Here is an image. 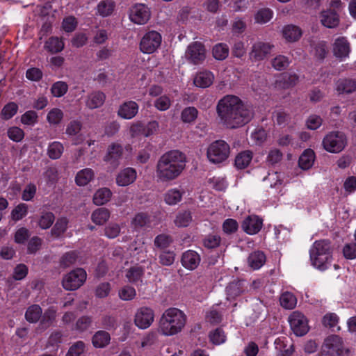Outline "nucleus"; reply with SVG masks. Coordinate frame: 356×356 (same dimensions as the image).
I'll return each mask as SVG.
<instances>
[{"instance_id":"f257e3e1","label":"nucleus","mask_w":356,"mask_h":356,"mask_svg":"<svg viewBox=\"0 0 356 356\" xmlns=\"http://www.w3.org/2000/svg\"><path fill=\"white\" fill-rule=\"evenodd\" d=\"M220 122L226 128L237 129L248 124L254 117V109L238 96L227 95L216 105Z\"/></svg>"},{"instance_id":"f03ea898","label":"nucleus","mask_w":356,"mask_h":356,"mask_svg":"<svg viewBox=\"0 0 356 356\" xmlns=\"http://www.w3.org/2000/svg\"><path fill=\"white\" fill-rule=\"evenodd\" d=\"M186 156L179 150H170L160 156L156 165L158 180L168 182L180 176L186 167Z\"/></svg>"},{"instance_id":"7ed1b4c3","label":"nucleus","mask_w":356,"mask_h":356,"mask_svg":"<svg viewBox=\"0 0 356 356\" xmlns=\"http://www.w3.org/2000/svg\"><path fill=\"white\" fill-rule=\"evenodd\" d=\"M187 316L183 311L170 307L164 311L160 321L159 330L165 336H172L180 332L186 323Z\"/></svg>"},{"instance_id":"20e7f679","label":"nucleus","mask_w":356,"mask_h":356,"mask_svg":"<svg viewBox=\"0 0 356 356\" xmlns=\"http://www.w3.org/2000/svg\"><path fill=\"white\" fill-rule=\"evenodd\" d=\"M312 264L320 270H325L332 261V248L328 240H319L314 243L309 250Z\"/></svg>"},{"instance_id":"39448f33","label":"nucleus","mask_w":356,"mask_h":356,"mask_svg":"<svg viewBox=\"0 0 356 356\" xmlns=\"http://www.w3.org/2000/svg\"><path fill=\"white\" fill-rule=\"evenodd\" d=\"M230 154L229 145L223 140H216L208 147L207 156L208 160L214 164L226 161Z\"/></svg>"},{"instance_id":"423d86ee","label":"nucleus","mask_w":356,"mask_h":356,"mask_svg":"<svg viewBox=\"0 0 356 356\" xmlns=\"http://www.w3.org/2000/svg\"><path fill=\"white\" fill-rule=\"evenodd\" d=\"M346 145V137L340 131H332L327 134L323 140L325 149L331 153L341 152Z\"/></svg>"},{"instance_id":"0eeeda50","label":"nucleus","mask_w":356,"mask_h":356,"mask_svg":"<svg viewBox=\"0 0 356 356\" xmlns=\"http://www.w3.org/2000/svg\"><path fill=\"white\" fill-rule=\"evenodd\" d=\"M86 277L87 273L86 270L81 268H78L65 275L62 284L65 290L74 291L83 284Z\"/></svg>"},{"instance_id":"6e6552de","label":"nucleus","mask_w":356,"mask_h":356,"mask_svg":"<svg viewBox=\"0 0 356 356\" xmlns=\"http://www.w3.org/2000/svg\"><path fill=\"white\" fill-rule=\"evenodd\" d=\"M290 326L296 336H303L309 331L307 318L299 312H293L289 317Z\"/></svg>"},{"instance_id":"1a4fd4ad","label":"nucleus","mask_w":356,"mask_h":356,"mask_svg":"<svg viewBox=\"0 0 356 356\" xmlns=\"http://www.w3.org/2000/svg\"><path fill=\"white\" fill-rule=\"evenodd\" d=\"M343 341L337 335H331L325 339L322 354L323 356H337L342 353Z\"/></svg>"},{"instance_id":"9d476101","label":"nucleus","mask_w":356,"mask_h":356,"mask_svg":"<svg viewBox=\"0 0 356 356\" xmlns=\"http://www.w3.org/2000/svg\"><path fill=\"white\" fill-rule=\"evenodd\" d=\"M154 312L147 307H142L137 309L134 316V323L140 329H147L153 323Z\"/></svg>"},{"instance_id":"9b49d317","label":"nucleus","mask_w":356,"mask_h":356,"mask_svg":"<svg viewBox=\"0 0 356 356\" xmlns=\"http://www.w3.org/2000/svg\"><path fill=\"white\" fill-rule=\"evenodd\" d=\"M151 13L149 9L143 3L134 5L130 10L129 18L137 24H145L149 19Z\"/></svg>"},{"instance_id":"f8f14e48","label":"nucleus","mask_w":356,"mask_h":356,"mask_svg":"<svg viewBox=\"0 0 356 356\" xmlns=\"http://www.w3.org/2000/svg\"><path fill=\"white\" fill-rule=\"evenodd\" d=\"M321 24L328 29H334L340 24V14L332 9H325L319 14Z\"/></svg>"},{"instance_id":"ddd939ff","label":"nucleus","mask_w":356,"mask_h":356,"mask_svg":"<svg viewBox=\"0 0 356 356\" xmlns=\"http://www.w3.org/2000/svg\"><path fill=\"white\" fill-rule=\"evenodd\" d=\"M201 261L200 255L195 250H188L184 252L181 257V264L187 270L196 269Z\"/></svg>"},{"instance_id":"4468645a","label":"nucleus","mask_w":356,"mask_h":356,"mask_svg":"<svg viewBox=\"0 0 356 356\" xmlns=\"http://www.w3.org/2000/svg\"><path fill=\"white\" fill-rule=\"evenodd\" d=\"M263 226V220L258 216H248L242 223L243 230L250 235L257 234Z\"/></svg>"},{"instance_id":"2eb2a0df","label":"nucleus","mask_w":356,"mask_h":356,"mask_svg":"<svg viewBox=\"0 0 356 356\" xmlns=\"http://www.w3.org/2000/svg\"><path fill=\"white\" fill-rule=\"evenodd\" d=\"M123 153V147L120 144L113 143L108 147L107 153L104 156V161L110 163L113 168L119 165V160Z\"/></svg>"},{"instance_id":"dca6fc26","label":"nucleus","mask_w":356,"mask_h":356,"mask_svg":"<svg viewBox=\"0 0 356 356\" xmlns=\"http://www.w3.org/2000/svg\"><path fill=\"white\" fill-rule=\"evenodd\" d=\"M138 104L132 100L126 101L120 105L118 115L125 120L134 118L138 113Z\"/></svg>"},{"instance_id":"f3484780","label":"nucleus","mask_w":356,"mask_h":356,"mask_svg":"<svg viewBox=\"0 0 356 356\" xmlns=\"http://www.w3.org/2000/svg\"><path fill=\"white\" fill-rule=\"evenodd\" d=\"M186 57L195 65L201 63L206 57L204 46H188Z\"/></svg>"},{"instance_id":"a211bd4d","label":"nucleus","mask_w":356,"mask_h":356,"mask_svg":"<svg viewBox=\"0 0 356 356\" xmlns=\"http://www.w3.org/2000/svg\"><path fill=\"white\" fill-rule=\"evenodd\" d=\"M137 172L133 168H126L121 170L116 177V183L120 186H127L136 179Z\"/></svg>"},{"instance_id":"6ab92c4d","label":"nucleus","mask_w":356,"mask_h":356,"mask_svg":"<svg viewBox=\"0 0 356 356\" xmlns=\"http://www.w3.org/2000/svg\"><path fill=\"white\" fill-rule=\"evenodd\" d=\"M244 280H237L230 282L226 287L227 299L228 300H235L245 291Z\"/></svg>"},{"instance_id":"aec40b11","label":"nucleus","mask_w":356,"mask_h":356,"mask_svg":"<svg viewBox=\"0 0 356 356\" xmlns=\"http://www.w3.org/2000/svg\"><path fill=\"white\" fill-rule=\"evenodd\" d=\"M106 100V95L102 91H93L87 96L86 105L90 109L101 107Z\"/></svg>"},{"instance_id":"412c9836","label":"nucleus","mask_w":356,"mask_h":356,"mask_svg":"<svg viewBox=\"0 0 356 356\" xmlns=\"http://www.w3.org/2000/svg\"><path fill=\"white\" fill-rule=\"evenodd\" d=\"M214 80V76L209 71L198 72L194 78V84L197 87L206 88L210 86Z\"/></svg>"},{"instance_id":"4be33fe9","label":"nucleus","mask_w":356,"mask_h":356,"mask_svg":"<svg viewBox=\"0 0 356 356\" xmlns=\"http://www.w3.org/2000/svg\"><path fill=\"white\" fill-rule=\"evenodd\" d=\"M57 312L58 309L56 307H49L44 313L42 312L40 325L44 329L49 327L56 321Z\"/></svg>"},{"instance_id":"5701e85b","label":"nucleus","mask_w":356,"mask_h":356,"mask_svg":"<svg viewBox=\"0 0 356 356\" xmlns=\"http://www.w3.org/2000/svg\"><path fill=\"white\" fill-rule=\"evenodd\" d=\"M144 272L145 270L143 266L136 265L130 267L126 270L125 277L130 283L137 284L138 282H142Z\"/></svg>"},{"instance_id":"b1692460","label":"nucleus","mask_w":356,"mask_h":356,"mask_svg":"<svg viewBox=\"0 0 356 356\" xmlns=\"http://www.w3.org/2000/svg\"><path fill=\"white\" fill-rule=\"evenodd\" d=\"M283 36L289 42H296L302 36L301 29L295 25L285 26L282 30Z\"/></svg>"},{"instance_id":"393cba45","label":"nucleus","mask_w":356,"mask_h":356,"mask_svg":"<svg viewBox=\"0 0 356 356\" xmlns=\"http://www.w3.org/2000/svg\"><path fill=\"white\" fill-rule=\"evenodd\" d=\"M272 46H252L250 53V58L252 60L259 61L264 59L270 54Z\"/></svg>"},{"instance_id":"a878e982","label":"nucleus","mask_w":356,"mask_h":356,"mask_svg":"<svg viewBox=\"0 0 356 356\" xmlns=\"http://www.w3.org/2000/svg\"><path fill=\"white\" fill-rule=\"evenodd\" d=\"M42 309L39 305L29 306L25 312L26 320L31 323H35L40 321Z\"/></svg>"},{"instance_id":"bb28decb","label":"nucleus","mask_w":356,"mask_h":356,"mask_svg":"<svg viewBox=\"0 0 356 356\" xmlns=\"http://www.w3.org/2000/svg\"><path fill=\"white\" fill-rule=\"evenodd\" d=\"M314 152L311 149H307L300 155L298 160V165L303 170L309 169L314 162Z\"/></svg>"},{"instance_id":"cd10ccee","label":"nucleus","mask_w":356,"mask_h":356,"mask_svg":"<svg viewBox=\"0 0 356 356\" xmlns=\"http://www.w3.org/2000/svg\"><path fill=\"white\" fill-rule=\"evenodd\" d=\"M94 177L95 173L91 168H84L77 172L75 181L78 186H86L93 179Z\"/></svg>"},{"instance_id":"c85d7f7f","label":"nucleus","mask_w":356,"mask_h":356,"mask_svg":"<svg viewBox=\"0 0 356 356\" xmlns=\"http://www.w3.org/2000/svg\"><path fill=\"white\" fill-rule=\"evenodd\" d=\"M110 218V211L108 209L101 207L95 209L92 215V221L98 225H104Z\"/></svg>"},{"instance_id":"c756f323","label":"nucleus","mask_w":356,"mask_h":356,"mask_svg":"<svg viewBox=\"0 0 356 356\" xmlns=\"http://www.w3.org/2000/svg\"><path fill=\"white\" fill-rule=\"evenodd\" d=\"M252 159V153L249 150L238 153L235 158V166L238 169L247 168Z\"/></svg>"},{"instance_id":"7c9ffc66","label":"nucleus","mask_w":356,"mask_h":356,"mask_svg":"<svg viewBox=\"0 0 356 356\" xmlns=\"http://www.w3.org/2000/svg\"><path fill=\"white\" fill-rule=\"evenodd\" d=\"M111 340V336L105 330L97 331L92 337V344L96 348H104L107 346Z\"/></svg>"},{"instance_id":"2f4dec72","label":"nucleus","mask_w":356,"mask_h":356,"mask_svg":"<svg viewBox=\"0 0 356 356\" xmlns=\"http://www.w3.org/2000/svg\"><path fill=\"white\" fill-rule=\"evenodd\" d=\"M115 3L113 0H102L97 6V10L102 17L110 16L114 11Z\"/></svg>"},{"instance_id":"473e14b6","label":"nucleus","mask_w":356,"mask_h":356,"mask_svg":"<svg viewBox=\"0 0 356 356\" xmlns=\"http://www.w3.org/2000/svg\"><path fill=\"white\" fill-rule=\"evenodd\" d=\"M118 325V318L115 315L105 314L100 319V326L106 330H115Z\"/></svg>"},{"instance_id":"72a5a7b5","label":"nucleus","mask_w":356,"mask_h":356,"mask_svg":"<svg viewBox=\"0 0 356 356\" xmlns=\"http://www.w3.org/2000/svg\"><path fill=\"white\" fill-rule=\"evenodd\" d=\"M266 261V256L261 251H254L248 257L250 266L254 269L260 268Z\"/></svg>"},{"instance_id":"f704fd0d","label":"nucleus","mask_w":356,"mask_h":356,"mask_svg":"<svg viewBox=\"0 0 356 356\" xmlns=\"http://www.w3.org/2000/svg\"><path fill=\"white\" fill-rule=\"evenodd\" d=\"M337 90L339 93H352L356 90V81L353 79H341L337 82Z\"/></svg>"},{"instance_id":"c9c22d12","label":"nucleus","mask_w":356,"mask_h":356,"mask_svg":"<svg viewBox=\"0 0 356 356\" xmlns=\"http://www.w3.org/2000/svg\"><path fill=\"white\" fill-rule=\"evenodd\" d=\"M64 147L60 142L54 141L50 143L47 148V155L53 160L58 159L62 156Z\"/></svg>"},{"instance_id":"e433bc0d","label":"nucleus","mask_w":356,"mask_h":356,"mask_svg":"<svg viewBox=\"0 0 356 356\" xmlns=\"http://www.w3.org/2000/svg\"><path fill=\"white\" fill-rule=\"evenodd\" d=\"M69 220L66 217H61L57 219L54 227L51 229V234L55 237H59L65 232L67 229Z\"/></svg>"},{"instance_id":"4c0bfd02","label":"nucleus","mask_w":356,"mask_h":356,"mask_svg":"<svg viewBox=\"0 0 356 356\" xmlns=\"http://www.w3.org/2000/svg\"><path fill=\"white\" fill-rule=\"evenodd\" d=\"M111 195V191L108 188H100L95 193L93 196V202L96 205H103L109 201Z\"/></svg>"},{"instance_id":"58836bf2","label":"nucleus","mask_w":356,"mask_h":356,"mask_svg":"<svg viewBox=\"0 0 356 356\" xmlns=\"http://www.w3.org/2000/svg\"><path fill=\"white\" fill-rule=\"evenodd\" d=\"M183 193L177 188L168 190L164 195V201L168 205H175L182 199Z\"/></svg>"},{"instance_id":"ea45409f","label":"nucleus","mask_w":356,"mask_h":356,"mask_svg":"<svg viewBox=\"0 0 356 356\" xmlns=\"http://www.w3.org/2000/svg\"><path fill=\"white\" fill-rule=\"evenodd\" d=\"M192 219V213L190 211H181L177 214L174 222L179 227H186L191 224Z\"/></svg>"},{"instance_id":"a19ab883","label":"nucleus","mask_w":356,"mask_h":356,"mask_svg":"<svg viewBox=\"0 0 356 356\" xmlns=\"http://www.w3.org/2000/svg\"><path fill=\"white\" fill-rule=\"evenodd\" d=\"M280 305L286 309H293L297 304L296 297L291 292L283 293L280 298Z\"/></svg>"},{"instance_id":"79ce46f5","label":"nucleus","mask_w":356,"mask_h":356,"mask_svg":"<svg viewBox=\"0 0 356 356\" xmlns=\"http://www.w3.org/2000/svg\"><path fill=\"white\" fill-rule=\"evenodd\" d=\"M19 109L18 105L14 102H10L6 104L2 108L0 116L4 120H8L16 115Z\"/></svg>"},{"instance_id":"37998d69","label":"nucleus","mask_w":356,"mask_h":356,"mask_svg":"<svg viewBox=\"0 0 356 356\" xmlns=\"http://www.w3.org/2000/svg\"><path fill=\"white\" fill-rule=\"evenodd\" d=\"M55 220V216L51 211H42L38 219V225L42 229L51 227Z\"/></svg>"},{"instance_id":"c03bdc74","label":"nucleus","mask_w":356,"mask_h":356,"mask_svg":"<svg viewBox=\"0 0 356 356\" xmlns=\"http://www.w3.org/2000/svg\"><path fill=\"white\" fill-rule=\"evenodd\" d=\"M161 35L156 31H150L142 38L140 44H161Z\"/></svg>"},{"instance_id":"a18cd8bd","label":"nucleus","mask_w":356,"mask_h":356,"mask_svg":"<svg viewBox=\"0 0 356 356\" xmlns=\"http://www.w3.org/2000/svg\"><path fill=\"white\" fill-rule=\"evenodd\" d=\"M176 254L174 250H164L159 254V262L162 266H170L175 261Z\"/></svg>"},{"instance_id":"49530a36","label":"nucleus","mask_w":356,"mask_h":356,"mask_svg":"<svg viewBox=\"0 0 356 356\" xmlns=\"http://www.w3.org/2000/svg\"><path fill=\"white\" fill-rule=\"evenodd\" d=\"M198 116V111L194 106H188L183 109L181 113V120L184 123L193 122Z\"/></svg>"},{"instance_id":"de8ad7c7","label":"nucleus","mask_w":356,"mask_h":356,"mask_svg":"<svg viewBox=\"0 0 356 356\" xmlns=\"http://www.w3.org/2000/svg\"><path fill=\"white\" fill-rule=\"evenodd\" d=\"M28 205L25 203H20L17 205L11 211V218L15 222L19 221L24 218L28 213Z\"/></svg>"},{"instance_id":"09e8293b","label":"nucleus","mask_w":356,"mask_h":356,"mask_svg":"<svg viewBox=\"0 0 356 356\" xmlns=\"http://www.w3.org/2000/svg\"><path fill=\"white\" fill-rule=\"evenodd\" d=\"M64 116V113L58 108L51 109L47 115V120L50 124L57 125L61 122Z\"/></svg>"},{"instance_id":"8fccbe9b","label":"nucleus","mask_w":356,"mask_h":356,"mask_svg":"<svg viewBox=\"0 0 356 356\" xmlns=\"http://www.w3.org/2000/svg\"><path fill=\"white\" fill-rule=\"evenodd\" d=\"M273 16V12L270 8L259 9L254 15V20L259 24H266L268 22Z\"/></svg>"},{"instance_id":"3c124183","label":"nucleus","mask_w":356,"mask_h":356,"mask_svg":"<svg viewBox=\"0 0 356 356\" xmlns=\"http://www.w3.org/2000/svg\"><path fill=\"white\" fill-rule=\"evenodd\" d=\"M203 245L207 249L218 248L221 243V237L217 234H209L203 239Z\"/></svg>"},{"instance_id":"603ef678","label":"nucleus","mask_w":356,"mask_h":356,"mask_svg":"<svg viewBox=\"0 0 356 356\" xmlns=\"http://www.w3.org/2000/svg\"><path fill=\"white\" fill-rule=\"evenodd\" d=\"M172 241L173 240L170 236L161 234L155 237L154 244L157 248L164 250L170 245Z\"/></svg>"},{"instance_id":"864d4df0","label":"nucleus","mask_w":356,"mask_h":356,"mask_svg":"<svg viewBox=\"0 0 356 356\" xmlns=\"http://www.w3.org/2000/svg\"><path fill=\"white\" fill-rule=\"evenodd\" d=\"M118 296L122 300L130 301L136 298V291L133 286L126 285L119 290Z\"/></svg>"},{"instance_id":"5fc2aeb1","label":"nucleus","mask_w":356,"mask_h":356,"mask_svg":"<svg viewBox=\"0 0 356 356\" xmlns=\"http://www.w3.org/2000/svg\"><path fill=\"white\" fill-rule=\"evenodd\" d=\"M7 136L11 140L19 143L24 139L25 133L21 128L14 126L8 129Z\"/></svg>"},{"instance_id":"6e6d98bb","label":"nucleus","mask_w":356,"mask_h":356,"mask_svg":"<svg viewBox=\"0 0 356 356\" xmlns=\"http://www.w3.org/2000/svg\"><path fill=\"white\" fill-rule=\"evenodd\" d=\"M68 90V86L64 81H57L51 88V92L54 97H63Z\"/></svg>"},{"instance_id":"4d7b16f0","label":"nucleus","mask_w":356,"mask_h":356,"mask_svg":"<svg viewBox=\"0 0 356 356\" xmlns=\"http://www.w3.org/2000/svg\"><path fill=\"white\" fill-rule=\"evenodd\" d=\"M38 121L37 113L33 110L26 111L21 116V122L27 126H34Z\"/></svg>"},{"instance_id":"13d9d810","label":"nucleus","mask_w":356,"mask_h":356,"mask_svg":"<svg viewBox=\"0 0 356 356\" xmlns=\"http://www.w3.org/2000/svg\"><path fill=\"white\" fill-rule=\"evenodd\" d=\"M149 222V216L145 213H137L131 221V223L136 229L145 227Z\"/></svg>"},{"instance_id":"bf43d9fd","label":"nucleus","mask_w":356,"mask_h":356,"mask_svg":"<svg viewBox=\"0 0 356 356\" xmlns=\"http://www.w3.org/2000/svg\"><path fill=\"white\" fill-rule=\"evenodd\" d=\"M210 341L216 345H220L225 341L226 336L222 329L218 327L209 334Z\"/></svg>"},{"instance_id":"052dcab7","label":"nucleus","mask_w":356,"mask_h":356,"mask_svg":"<svg viewBox=\"0 0 356 356\" xmlns=\"http://www.w3.org/2000/svg\"><path fill=\"white\" fill-rule=\"evenodd\" d=\"M78 259V253L76 251L66 252L61 258L60 265L63 268L69 267L74 264Z\"/></svg>"},{"instance_id":"680f3d73","label":"nucleus","mask_w":356,"mask_h":356,"mask_svg":"<svg viewBox=\"0 0 356 356\" xmlns=\"http://www.w3.org/2000/svg\"><path fill=\"white\" fill-rule=\"evenodd\" d=\"M339 317L335 313H327L323 316L322 319L323 325L325 327L331 329H334L335 327H337Z\"/></svg>"},{"instance_id":"e2e57ef3","label":"nucleus","mask_w":356,"mask_h":356,"mask_svg":"<svg viewBox=\"0 0 356 356\" xmlns=\"http://www.w3.org/2000/svg\"><path fill=\"white\" fill-rule=\"evenodd\" d=\"M85 350V343L79 341L72 344L66 355V356H82Z\"/></svg>"},{"instance_id":"0e129e2a","label":"nucleus","mask_w":356,"mask_h":356,"mask_svg":"<svg viewBox=\"0 0 356 356\" xmlns=\"http://www.w3.org/2000/svg\"><path fill=\"white\" fill-rule=\"evenodd\" d=\"M82 124L79 120H72L67 125L65 133L69 136H76L81 130Z\"/></svg>"},{"instance_id":"69168bd1","label":"nucleus","mask_w":356,"mask_h":356,"mask_svg":"<svg viewBox=\"0 0 356 356\" xmlns=\"http://www.w3.org/2000/svg\"><path fill=\"white\" fill-rule=\"evenodd\" d=\"M289 62L288 58L284 56H277L272 60L273 67L278 71L285 70L289 66Z\"/></svg>"},{"instance_id":"338daca9","label":"nucleus","mask_w":356,"mask_h":356,"mask_svg":"<svg viewBox=\"0 0 356 356\" xmlns=\"http://www.w3.org/2000/svg\"><path fill=\"white\" fill-rule=\"evenodd\" d=\"M238 227L237 221L232 218L226 219L222 223V230L227 234H232L236 232Z\"/></svg>"},{"instance_id":"774afa93","label":"nucleus","mask_w":356,"mask_h":356,"mask_svg":"<svg viewBox=\"0 0 356 356\" xmlns=\"http://www.w3.org/2000/svg\"><path fill=\"white\" fill-rule=\"evenodd\" d=\"M343 254L347 259H354L356 258V243H347L343 246Z\"/></svg>"}]
</instances>
